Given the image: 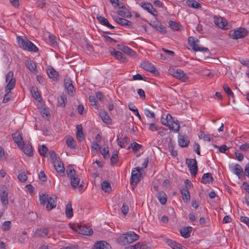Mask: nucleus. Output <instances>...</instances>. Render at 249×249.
Instances as JSON below:
<instances>
[{"label":"nucleus","mask_w":249,"mask_h":249,"mask_svg":"<svg viewBox=\"0 0 249 249\" xmlns=\"http://www.w3.org/2000/svg\"><path fill=\"white\" fill-rule=\"evenodd\" d=\"M139 238V235L134 231H129L123 234L117 239V242L121 245L125 246L129 244Z\"/></svg>","instance_id":"f257e3e1"},{"label":"nucleus","mask_w":249,"mask_h":249,"mask_svg":"<svg viewBox=\"0 0 249 249\" xmlns=\"http://www.w3.org/2000/svg\"><path fill=\"white\" fill-rule=\"evenodd\" d=\"M19 46L23 49L36 53L38 52V48L26 37H19L18 39Z\"/></svg>","instance_id":"f03ea898"},{"label":"nucleus","mask_w":249,"mask_h":249,"mask_svg":"<svg viewBox=\"0 0 249 249\" xmlns=\"http://www.w3.org/2000/svg\"><path fill=\"white\" fill-rule=\"evenodd\" d=\"M142 170V168L141 167H136L132 169L130 178V184L133 189L136 186L141 180Z\"/></svg>","instance_id":"7ed1b4c3"},{"label":"nucleus","mask_w":249,"mask_h":249,"mask_svg":"<svg viewBox=\"0 0 249 249\" xmlns=\"http://www.w3.org/2000/svg\"><path fill=\"white\" fill-rule=\"evenodd\" d=\"M198 43L199 40L196 37L190 36L188 38V44L194 51L209 52V50L207 48L199 46Z\"/></svg>","instance_id":"20e7f679"},{"label":"nucleus","mask_w":249,"mask_h":249,"mask_svg":"<svg viewBox=\"0 0 249 249\" xmlns=\"http://www.w3.org/2000/svg\"><path fill=\"white\" fill-rule=\"evenodd\" d=\"M5 81L7 85L5 88V90L11 91L16 85V79L14 77V73L12 71H9L6 75Z\"/></svg>","instance_id":"39448f33"},{"label":"nucleus","mask_w":249,"mask_h":249,"mask_svg":"<svg viewBox=\"0 0 249 249\" xmlns=\"http://www.w3.org/2000/svg\"><path fill=\"white\" fill-rule=\"evenodd\" d=\"M169 72L174 77L179 79L182 81L185 82L188 79L186 74L180 69L170 68L169 70Z\"/></svg>","instance_id":"423d86ee"},{"label":"nucleus","mask_w":249,"mask_h":249,"mask_svg":"<svg viewBox=\"0 0 249 249\" xmlns=\"http://www.w3.org/2000/svg\"><path fill=\"white\" fill-rule=\"evenodd\" d=\"M214 22L216 26L224 30H228L231 26L228 22L221 17L214 16Z\"/></svg>","instance_id":"0eeeda50"},{"label":"nucleus","mask_w":249,"mask_h":249,"mask_svg":"<svg viewBox=\"0 0 249 249\" xmlns=\"http://www.w3.org/2000/svg\"><path fill=\"white\" fill-rule=\"evenodd\" d=\"M190 174L193 176H196L197 172V165L196 159H187L186 160Z\"/></svg>","instance_id":"6e6552de"},{"label":"nucleus","mask_w":249,"mask_h":249,"mask_svg":"<svg viewBox=\"0 0 249 249\" xmlns=\"http://www.w3.org/2000/svg\"><path fill=\"white\" fill-rule=\"evenodd\" d=\"M73 229L79 233L85 235H90L93 233V231L91 229L80 224H78L77 227Z\"/></svg>","instance_id":"1a4fd4ad"},{"label":"nucleus","mask_w":249,"mask_h":249,"mask_svg":"<svg viewBox=\"0 0 249 249\" xmlns=\"http://www.w3.org/2000/svg\"><path fill=\"white\" fill-rule=\"evenodd\" d=\"M248 33V31L245 28H239L233 31L231 36L233 39H237L244 37L247 35Z\"/></svg>","instance_id":"9d476101"},{"label":"nucleus","mask_w":249,"mask_h":249,"mask_svg":"<svg viewBox=\"0 0 249 249\" xmlns=\"http://www.w3.org/2000/svg\"><path fill=\"white\" fill-rule=\"evenodd\" d=\"M24 152V153L29 157L33 155V148L32 145L27 142H24L21 147H18Z\"/></svg>","instance_id":"9b49d317"},{"label":"nucleus","mask_w":249,"mask_h":249,"mask_svg":"<svg viewBox=\"0 0 249 249\" xmlns=\"http://www.w3.org/2000/svg\"><path fill=\"white\" fill-rule=\"evenodd\" d=\"M54 168L56 171L61 176H64L65 175V168L64 166L62 161L58 160L53 163Z\"/></svg>","instance_id":"f8f14e48"},{"label":"nucleus","mask_w":249,"mask_h":249,"mask_svg":"<svg viewBox=\"0 0 249 249\" xmlns=\"http://www.w3.org/2000/svg\"><path fill=\"white\" fill-rule=\"evenodd\" d=\"M46 71L50 78L53 79V81L58 80L59 74L53 67L50 66L48 67Z\"/></svg>","instance_id":"ddd939ff"},{"label":"nucleus","mask_w":249,"mask_h":249,"mask_svg":"<svg viewBox=\"0 0 249 249\" xmlns=\"http://www.w3.org/2000/svg\"><path fill=\"white\" fill-rule=\"evenodd\" d=\"M56 199L57 197L54 195L49 196L46 205L47 210L50 211L56 207L57 204Z\"/></svg>","instance_id":"4468645a"},{"label":"nucleus","mask_w":249,"mask_h":249,"mask_svg":"<svg viewBox=\"0 0 249 249\" xmlns=\"http://www.w3.org/2000/svg\"><path fill=\"white\" fill-rule=\"evenodd\" d=\"M64 85L68 94L70 95H73L75 92V90L71 79L68 78L65 79L64 81Z\"/></svg>","instance_id":"2eb2a0df"},{"label":"nucleus","mask_w":249,"mask_h":249,"mask_svg":"<svg viewBox=\"0 0 249 249\" xmlns=\"http://www.w3.org/2000/svg\"><path fill=\"white\" fill-rule=\"evenodd\" d=\"M141 7L144 10L147 11L149 13L153 16H157L158 15L157 11L153 8L152 5L150 3H142Z\"/></svg>","instance_id":"dca6fc26"},{"label":"nucleus","mask_w":249,"mask_h":249,"mask_svg":"<svg viewBox=\"0 0 249 249\" xmlns=\"http://www.w3.org/2000/svg\"><path fill=\"white\" fill-rule=\"evenodd\" d=\"M110 245L105 241H98L95 243L93 249H110Z\"/></svg>","instance_id":"f3484780"},{"label":"nucleus","mask_w":249,"mask_h":249,"mask_svg":"<svg viewBox=\"0 0 249 249\" xmlns=\"http://www.w3.org/2000/svg\"><path fill=\"white\" fill-rule=\"evenodd\" d=\"M114 20L119 24H120L121 26H128L129 27H132L133 25V23L127 20L126 19L119 18V17H116L114 18Z\"/></svg>","instance_id":"a211bd4d"},{"label":"nucleus","mask_w":249,"mask_h":249,"mask_svg":"<svg viewBox=\"0 0 249 249\" xmlns=\"http://www.w3.org/2000/svg\"><path fill=\"white\" fill-rule=\"evenodd\" d=\"M141 66L142 68L145 70L150 71L153 73H155L156 70L155 66L149 62H143L141 63Z\"/></svg>","instance_id":"6ab92c4d"},{"label":"nucleus","mask_w":249,"mask_h":249,"mask_svg":"<svg viewBox=\"0 0 249 249\" xmlns=\"http://www.w3.org/2000/svg\"><path fill=\"white\" fill-rule=\"evenodd\" d=\"M178 142L179 146L182 147H187L189 143V140L186 135L179 134Z\"/></svg>","instance_id":"aec40b11"},{"label":"nucleus","mask_w":249,"mask_h":249,"mask_svg":"<svg viewBox=\"0 0 249 249\" xmlns=\"http://www.w3.org/2000/svg\"><path fill=\"white\" fill-rule=\"evenodd\" d=\"M111 55L114 56L116 59L124 62L125 61L126 58L124 54L121 52L116 51L114 49H112V50L110 51Z\"/></svg>","instance_id":"412c9836"},{"label":"nucleus","mask_w":249,"mask_h":249,"mask_svg":"<svg viewBox=\"0 0 249 249\" xmlns=\"http://www.w3.org/2000/svg\"><path fill=\"white\" fill-rule=\"evenodd\" d=\"M12 138L14 142L17 144L18 147H21L24 142L23 141L21 134L18 131H16L12 134Z\"/></svg>","instance_id":"4be33fe9"},{"label":"nucleus","mask_w":249,"mask_h":249,"mask_svg":"<svg viewBox=\"0 0 249 249\" xmlns=\"http://www.w3.org/2000/svg\"><path fill=\"white\" fill-rule=\"evenodd\" d=\"M99 115L104 123L106 124H111V119L106 111L104 110L100 111Z\"/></svg>","instance_id":"5701e85b"},{"label":"nucleus","mask_w":249,"mask_h":249,"mask_svg":"<svg viewBox=\"0 0 249 249\" xmlns=\"http://www.w3.org/2000/svg\"><path fill=\"white\" fill-rule=\"evenodd\" d=\"M49 232V229L47 228H41L36 230L35 235L36 236L43 237L47 235Z\"/></svg>","instance_id":"b1692460"},{"label":"nucleus","mask_w":249,"mask_h":249,"mask_svg":"<svg viewBox=\"0 0 249 249\" xmlns=\"http://www.w3.org/2000/svg\"><path fill=\"white\" fill-rule=\"evenodd\" d=\"M231 171L234 174L237 175L239 178H240L243 175V170L242 167L238 164L234 165L233 167L232 168Z\"/></svg>","instance_id":"393cba45"},{"label":"nucleus","mask_w":249,"mask_h":249,"mask_svg":"<svg viewBox=\"0 0 249 249\" xmlns=\"http://www.w3.org/2000/svg\"><path fill=\"white\" fill-rule=\"evenodd\" d=\"M213 180V177L211 173H205L202 176L201 182L204 184H209L212 182Z\"/></svg>","instance_id":"a878e982"},{"label":"nucleus","mask_w":249,"mask_h":249,"mask_svg":"<svg viewBox=\"0 0 249 249\" xmlns=\"http://www.w3.org/2000/svg\"><path fill=\"white\" fill-rule=\"evenodd\" d=\"M165 242L172 249H182L181 245L175 241L169 239H166Z\"/></svg>","instance_id":"bb28decb"},{"label":"nucleus","mask_w":249,"mask_h":249,"mask_svg":"<svg viewBox=\"0 0 249 249\" xmlns=\"http://www.w3.org/2000/svg\"><path fill=\"white\" fill-rule=\"evenodd\" d=\"M181 194L182 198L185 202H188L190 201V193L186 186L181 190Z\"/></svg>","instance_id":"cd10ccee"},{"label":"nucleus","mask_w":249,"mask_h":249,"mask_svg":"<svg viewBox=\"0 0 249 249\" xmlns=\"http://www.w3.org/2000/svg\"><path fill=\"white\" fill-rule=\"evenodd\" d=\"M27 68L33 73L36 74L38 72L36 69V63L32 60H29L26 63Z\"/></svg>","instance_id":"c85d7f7f"},{"label":"nucleus","mask_w":249,"mask_h":249,"mask_svg":"<svg viewBox=\"0 0 249 249\" xmlns=\"http://www.w3.org/2000/svg\"><path fill=\"white\" fill-rule=\"evenodd\" d=\"M77 132L76 137L79 142H82L85 139V135L82 131V126L81 125H78L76 126Z\"/></svg>","instance_id":"c756f323"},{"label":"nucleus","mask_w":249,"mask_h":249,"mask_svg":"<svg viewBox=\"0 0 249 249\" xmlns=\"http://www.w3.org/2000/svg\"><path fill=\"white\" fill-rule=\"evenodd\" d=\"M192 229L191 227H184L180 230V232L183 237L188 238L190 236Z\"/></svg>","instance_id":"7c9ffc66"},{"label":"nucleus","mask_w":249,"mask_h":249,"mask_svg":"<svg viewBox=\"0 0 249 249\" xmlns=\"http://www.w3.org/2000/svg\"><path fill=\"white\" fill-rule=\"evenodd\" d=\"M101 187L105 193H109L112 190L111 184L108 181H104L101 184Z\"/></svg>","instance_id":"2f4dec72"},{"label":"nucleus","mask_w":249,"mask_h":249,"mask_svg":"<svg viewBox=\"0 0 249 249\" xmlns=\"http://www.w3.org/2000/svg\"><path fill=\"white\" fill-rule=\"evenodd\" d=\"M186 4L189 7L196 9H200L201 8L200 4L195 0H187Z\"/></svg>","instance_id":"473e14b6"},{"label":"nucleus","mask_w":249,"mask_h":249,"mask_svg":"<svg viewBox=\"0 0 249 249\" xmlns=\"http://www.w3.org/2000/svg\"><path fill=\"white\" fill-rule=\"evenodd\" d=\"M157 197L161 204H165L167 201V196L166 194L161 191L158 193L157 194Z\"/></svg>","instance_id":"72a5a7b5"},{"label":"nucleus","mask_w":249,"mask_h":249,"mask_svg":"<svg viewBox=\"0 0 249 249\" xmlns=\"http://www.w3.org/2000/svg\"><path fill=\"white\" fill-rule=\"evenodd\" d=\"M153 27L156 29L157 31L162 33H166L165 27L160 22H153L152 24Z\"/></svg>","instance_id":"f704fd0d"},{"label":"nucleus","mask_w":249,"mask_h":249,"mask_svg":"<svg viewBox=\"0 0 249 249\" xmlns=\"http://www.w3.org/2000/svg\"><path fill=\"white\" fill-rule=\"evenodd\" d=\"M117 14L121 17L126 18H130L132 16L131 13L129 11H128V10H127V9H124V10H118L117 11Z\"/></svg>","instance_id":"c9c22d12"},{"label":"nucleus","mask_w":249,"mask_h":249,"mask_svg":"<svg viewBox=\"0 0 249 249\" xmlns=\"http://www.w3.org/2000/svg\"><path fill=\"white\" fill-rule=\"evenodd\" d=\"M130 249H147L146 242H138L134 246H130Z\"/></svg>","instance_id":"e433bc0d"},{"label":"nucleus","mask_w":249,"mask_h":249,"mask_svg":"<svg viewBox=\"0 0 249 249\" xmlns=\"http://www.w3.org/2000/svg\"><path fill=\"white\" fill-rule=\"evenodd\" d=\"M66 215L68 218H71L73 216V211L71 204L70 203L66 205L65 209Z\"/></svg>","instance_id":"4c0bfd02"},{"label":"nucleus","mask_w":249,"mask_h":249,"mask_svg":"<svg viewBox=\"0 0 249 249\" xmlns=\"http://www.w3.org/2000/svg\"><path fill=\"white\" fill-rule=\"evenodd\" d=\"M168 127L169 129L172 130L174 133L178 132L180 129L179 124L175 121H173L171 124H170Z\"/></svg>","instance_id":"58836bf2"},{"label":"nucleus","mask_w":249,"mask_h":249,"mask_svg":"<svg viewBox=\"0 0 249 249\" xmlns=\"http://www.w3.org/2000/svg\"><path fill=\"white\" fill-rule=\"evenodd\" d=\"M70 179L71 180V186L73 188H76L79 184L80 179L77 175L74 176L73 178H71Z\"/></svg>","instance_id":"ea45409f"},{"label":"nucleus","mask_w":249,"mask_h":249,"mask_svg":"<svg viewBox=\"0 0 249 249\" xmlns=\"http://www.w3.org/2000/svg\"><path fill=\"white\" fill-rule=\"evenodd\" d=\"M2 203L5 205L8 203V193L6 191H3L0 195Z\"/></svg>","instance_id":"a19ab883"},{"label":"nucleus","mask_w":249,"mask_h":249,"mask_svg":"<svg viewBox=\"0 0 249 249\" xmlns=\"http://www.w3.org/2000/svg\"><path fill=\"white\" fill-rule=\"evenodd\" d=\"M38 152H39V154L41 156H42L44 157H47V153L48 151V149L47 147H46L44 145H42L40 146L39 147H38Z\"/></svg>","instance_id":"79ce46f5"},{"label":"nucleus","mask_w":249,"mask_h":249,"mask_svg":"<svg viewBox=\"0 0 249 249\" xmlns=\"http://www.w3.org/2000/svg\"><path fill=\"white\" fill-rule=\"evenodd\" d=\"M31 92L33 95V96L35 98L36 100L39 101L41 99V96L39 95V93L36 88L33 87L31 89Z\"/></svg>","instance_id":"37998d69"},{"label":"nucleus","mask_w":249,"mask_h":249,"mask_svg":"<svg viewBox=\"0 0 249 249\" xmlns=\"http://www.w3.org/2000/svg\"><path fill=\"white\" fill-rule=\"evenodd\" d=\"M67 176L69 178H73L74 176H75L76 175L75 174V171L74 168L71 165H69L68 167V169L67 170Z\"/></svg>","instance_id":"c03bdc74"},{"label":"nucleus","mask_w":249,"mask_h":249,"mask_svg":"<svg viewBox=\"0 0 249 249\" xmlns=\"http://www.w3.org/2000/svg\"><path fill=\"white\" fill-rule=\"evenodd\" d=\"M50 158L51 162L54 163L55 161L61 159L57 157L56 154L53 151H50Z\"/></svg>","instance_id":"a18cd8bd"},{"label":"nucleus","mask_w":249,"mask_h":249,"mask_svg":"<svg viewBox=\"0 0 249 249\" xmlns=\"http://www.w3.org/2000/svg\"><path fill=\"white\" fill-rule=\"evenodd\" d=\"M169 25L171 28L177 31L180 30L181 27V26L180 24L173 21H170L169 22Z\"/></svg>","instance_id":"49530a36"},{"label":"nucleus","mask_w":249,"mask_h":249,"mask_svg":"<svg viewBox=\"0 0 249 249\" xmlns=\"http://www.w3.org/2000/svg\"><path fill=\"white\" fill-rule=\"evenodd\" d=\"M66 143L68 146L71 148H75V141H74L73 139L71 137L68 138V139L66 140Z\"/></svg>","instance_id":"de8ad7c7"},{"label":"nucleus","mask_w":249,"mask_h":249,"mask_svg":"<svg viewBox=\"0 0 249 249\" xmlns=\"http://www.w3.org/2000/svg\"><path fill=\"white\" fill-rule=\"evenodd\" d=\"M223 89L228 95L231 97H233V93L227 84H224Z\"/></svg>","instance_id":"09e8293b"},{"label":"nucleus","mask_w":249,"mask_h":249,"mask_svg":"<svg viewBox=\"0 0 249 249\" xmlns=\"http://www.w3.org/2000/svg\"><path fill=\"white\" fill-rule=\"evenodd\" d=\"M49 196L48 195L42 194L39 196V200L42 205H45L47 203Z\"/></svg>","instance_id":"8fccbe9b"},{"label":"nucleus","mask_w":249,"mask_h":249,"mask_svg":"<svg viewBox=\"0 0 249 249\" xmlns=\"http://www.w3.org/2000/svg\"><path fill=\"white\" fill-rule=\"evenodd\" d=\"M118 160V152L115 151L112 153V155L110 159L111 163L112 164H114L117 162Z\"/></svg>","instance_id":"3c124183"},{"label":"nucleus","mask_w":249,"mask_h":249,"mask_svg":"<svg viewBox=\"0 0 249 249\" xmlns=\"http://www.w3.org/2000/svg\"><path fill=\"white\" fill-rule=\"evenodd\" d=\"M97 19L101 24L106 26L109 22L107 18L102 16H97Z\"/></svg>","instance_id":"603ef678"},{"label":"nucleus","mask_w":249,"mask_h":249,"mask_svg":"<svg viewBox=\"0 0 249 249\" xmlns=\"http://www.w3.org/2000/svg\"><path fill=\"white\" fill-rule=\"evenodd\" d=\"M144 113L147 117L155 119V116L154 112L150 111L148 109H145L144 110Z\"/></svg>","instance_id":"864d4df0"},{"label":"nucleus","mask_w":249,"mask_h":249,"mask_svg":"<svg viewBox=\"0 0 249 249\" xmlns=\"http://www.w3.org/2000/svg\"><path fill=\"white\" fill-rule=\"evenodd\" d=\"M101 154L104 159H107L109 158V153L108 150V147H104L101 151Z\"/></svg>","instance_id":"5fc2aeb1"},{"label":"nucleus","mask_w":249,"mask_h":249,"mask_svg":"<svg viewBox=\"0 0 249 249\" xmlns=\"http://www.w3.org/2000/svg\"><path fill=\"white\" fill-rule=\"evenodd\" d=\"M18 180L21 182H24L27 178V177L24 172L19 173L18 176Z\"/></svg>","instance_id":"6e6d98bb"},{"label":"nucleus","mask_w":249,"mask_h":249,"mask_svg":"<svg viewBox=\"0 0 249 249\" xmlns=\"http://www.w3.org/2000/svg\"><path fill=\"white\" fill-rule=\"evenodd\" d=\"M1 228L3 231L10 230L11 228V222L10 221H5L2 224Z\"/></svg>","instance_id":"4d7b16f0"},{"label":"nucleus","mask_w":249,"mask_h":249,"mask_svg":"<svg viewBox=\"0 0 249 249\" xmlns=\"http://www.w3.org/2000/svg\"><path fill=\"white\" fill-rule=\"evenodd\" d=\"M131 145H132V150L134 152H137L142 147V145H141L136 142H134L133 143H132Z\"/></svg>","instance_id":"13d9d810"},{"label":"nucleus","mask_w":249,"mask_h":249,"mask_svg":"<svg viewBox=\"0 0 249 249\" xmlns=\"http://www.w3.org/2000/svg\"><path fill=\"white\" fill-rule=\"evenodd\" d=\"M124 53L126 54L127 55L131 56H134L136 54L135 52L133 50H132L127 46L125 48L124 51Z\"/></svg>","instance_id":"bf43d9fd"},{"label":"nucleus","mask_w":249,"mask_h":249,"mask_svg":"<svg viewBox=\"0 0 249 249\" xmlns=\"http://www.w3.org/2000/svg\"><path fill=\"white\" fill-rule=\"evenodd\" d=\"M6 93L4 96V98L2 100V102L3 103H6L8 102L11 99V96L10 95V93L11 91L5 90Z\"/></svg>","instance_id":"052dcab7"},{"label":"nucleus","mask_w":249,"mask_h":249,"mask_svg":"<svg viewBox=\"0 0 249 249\" xmlns=\"http://www.w3.org/2000/svg\"><path fill=\"white\" fill-rule=\"evenodd\" d=\"M200 139H203L204 141L210 142L211 141V138L209 135H206L204 133L201 132L199 135Z\"/></svg>","instance_id":"680f3d73"},{"label":"nucleus","mask_w":249,"mask_h":249,"mask_svg":"<svg viewBox=\"0 0 249 249\" xmlns=\"http://www.w3.org/2000/svg\"><path fill=\"white\" fill-rule=\"evenodd\" d=\"M46 4L45 0H39L36 2L37 6L41 9L45 8Z\"/></svg>","instance_id":"e2e57ef3"},{"label":"nucleus","mask_w":249,"mask_h":249,"mask_svg":"<svg viewBox=\"0 0 249 249\" xmlns=\"http://www.w3.org/2000/svg\"><path fill=\"white\" fill-rule=\"evenodd\" d=\"M91 149L94 152H97L99 150L101 149V147L97 143L93 142L91 145Z\"/></svg>","instance_id":"0e129e2a"},{"label":"nucleus","mask_w":249,"mask_h":249,"mask_svg":"<svg viewBox=\"0 0 249 249\" xmlns=\"http://www.w3.org/2000/svg\"><path fill=\"white\" fill-rule=\"evenodd\" d=\"M166 129L162 127H161L159 128H158V134L160 136H163L165 135L166 132Z\"/></svg>","instance_id":"69168bd1"},{"label":"nucleus","mask_w":249,"mask_h":249,"mask_svg":"<svg viewBox=\"0 0 249 249\" xmlns=\"http://www.w3.org/2000/svg\"><path fill=\"white\" fill-rule=\"evenodd\" d=\"M38 177L40 180L45 181L47 180V177L43 171H41L38 174Z\"/></svg>","instance_id":"338daca9"},{"label":"nucleus","mask_w":249,"mask_h":249,"mask_svg":"<svg viewBox=\"0 0 249 249\" xmlns=\"http://www.w3.org/2000/svg\"><path fill=\"white\" fill-rule=\"evenodd\" d=\"M137 93L139 94L140 98L142 100L144 99L145 98V93L142 89H138Z\"/></svg>","instance_id":"774afa93"}]
</instances>
